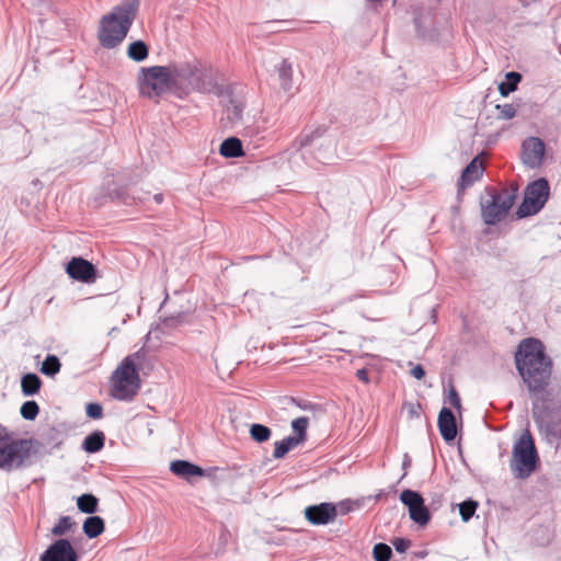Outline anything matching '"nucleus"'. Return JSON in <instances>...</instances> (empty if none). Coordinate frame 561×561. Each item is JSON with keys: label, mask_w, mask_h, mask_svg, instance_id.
<instances>
[{"label": "nucleus", "mask_w": 561, "mask_h": 561, "mask_svg": "<svg viewBox=\"0 0 561 561\" xmlns=\"http://www.w3.org/2000/svg\"><path fill=\"white\" fill-rule=\"evenodd\" d=\"M309 419L307 416H300L291 422V428L295 432L293 435L299 443H304L307 439V428Z\"/></svg>", "instance_id": "obj_33"}, {"label": "nucleus", "mask_w": 561, "mask_h": 561, "mask_svg": "<svg viewBox=\"0 0 561 561\" xmlns=\"http://www.w3.org/2000/svg\"><path fill=\"white\" fill-rule=\"evenodd\" d=\"M170 471L182 478V479H185L186 481L191 482L192 478L194 477H204L205 476V470L188 461V460H182V459H178V460H173L171 463H170Z\"/></svg>", "instance_id": "obj_18"}, {"label": "nucleus", "mask_w": 561, "mask_h": 561, "mask_svg": "<svg viewBox=\"0 0 561 561\" xmlns=\"http://www.w3.org/2000/svg\"><path fill=\"white\" fill-rule=\"evenodd\" d=\"M404 408L407 409L409 416L411 419L419 417L420 405H415L414 403L409 402V403H404Z\"/></svg>", "instance_id": "obj_43"}, {"label": "nucleus", "mask_w": 561, "mask_h": 561, "mask_svg": "<svg viewBox=\"0 0 561 561\" xmlns=\"http://www.w3.org/2000/svg\"><path fill=\"white\" fill-rule=\"evenodd\" d=\"M397 552L404 553L411 546V541L407 538L397 537L392 541Z\"/></svg>", "instance_id": "obj_41"}, {"label": "nucleus", "mask_w": 561, "mask_h": 561, "mask_svg": "<svg viewBox=\"0 0 561 561\" xmlns=\"http://www.w3.org/2000/svg\"><path fill=\"white\" fill-rule=\"evenodd\" d=\"M174 76L187 82L192 90L201 93H214L220 98L231 122H240L244 108L242 90L237 85H219L213 68L202 64L184 62L173 67Z\"/></svg>", "instance_id": "obj_2"}, {"label": "nucleus", "mask_w": 561, "mask_h": 561, "mask_svg": "<svg viewBox=\"0 0 561 561\" xmlns=\"http://www.w3.org/2000/svg\"><path fill=\"white\" fill-rule=\"evenodd\" d=\"M550 195V185L546 178H539L525 188L522 204L516 210L518 219L538 214L546 205Z\"/></svg>", "instance_id": "obj_10"}, {"label": "nucleus", "mask_w": 561, "mask_h": 561, "mask_svg": "<svg viewBox=\"0 0 561 561\" xmlns=\"http://www.w3.org/2000/svg\"><path fill=\"white\" fill-rule=\"evenodd\" d=\"M458 507H459V514L461 516V519L465 523H467L471 519V517L476 513V511L478 508V502L472 499H468V500L461 502L458 505Z\"/></svg>", "instance_id": "obj_36"}, {"label": "nucleus", "mask_w": 561, "mask_h": 561, "mask_svg": "<svg viewBox=\"0 0 561 561\" xmlns=\"http://www.w3.org/2000/svg\"><path fill=\"white\" fill-rule=\"evenodd\" d=\"M140 7V0H123L100 22L98 38L102 47L113 49L127 36Z\"/></svg>", "instance_id": "obj_3"}, {"label": "nucleus", "mask_w": 561, "mask_h": 561, "mask_svg": "<svg viewBox=\"0 0 561 561\" xmlns=\"http://www.w3.org/2000/svg\"><path fill=\"white\" fill-rule=\"evenodd\" d=\"M104 519L96 515L87 517L82 525L84 535L90 539L99 537L104 531Z\"/></svg>", "instance_id": "obj_23"}, {"label": "nucleus", "mask_w": 561, "mask_h": 561, "mask_svg": "<svg viewBox=\"0 0 561 561\" xmlns=\"http://www.w3.org/2000/svg\"><path fill=\"white\" fill-rule=\"evenodd\" d=\"M410 374L415 379L420 380L425 376V369L423 368L422 365L417 364L411 369Z\"/></svg>", "instance_id": "obj_44"}, {"label": "nucleus", "mask_w": 561, "mask_h": 561, "mask_svg": "<svg viewBox=\"0 0 561 561\" xmlns=\"http://www.w3.org/2000/svg\"><path fill=\"white\" fill-rule=\"evenodd\" d=\"M447 399H448V402L450 403V405H453L455 409H457V410L461 409V400H460L459 393L457 392V390L454 386H450Z\"/></svg>", "instance_id": "obj_42"}, {"label": "nucleus", "mask_w": 561, "mask_h": 561, "mask_svg": "<svg viewBox=\"0 0 561 561\" xmlns=\"http://www.w3.org/2000/svg\"><path fill=\"white\" fill-rule=\"evenodd\" d=\"M60 359L54 354H48L43 360L39 371L45 376L54 377L60 371Z\"/></svg>", "instance_id": "obj_30"}, {"label": "nucleus", "mask_w": 561, "mask_h": 561, "mask_svg": "<svg viewBox=\"0 0 561 561\" xmlns=\"http://www.w3.org/2000/svg\"><path fill=\"white\" fill-rule=\"evenodd\" d=\"M516 368L527 386L533 402V417L543 423L549 411L561 409V391L548 388L552 375V360L540 340H523L515 353Z\"/></svg>", "instance_id": "obj_1"}, {"label": "nucleus", "mask_w": 561, "mask_h": 561, "mask_svg": "<svg viewBox=\"0 0 561 561\" xmlns=\"http://www.w3.org/2000/svg\"><path fill=\"white\" fill-rule=\"evenodd\" d=\"M327 128L323 126L317 127L310 133H302L293 142V153L289 158L291 163H296L297 159H302L307 164L313 165L308 154H311L310 149L317 148L314 160L321 163H327L334 157L335 147L331 138L324 137Z\"/></svg>", "instance_id": "obj_4"}, {"label": "nucleus", "mask_w": 561, "mask_h": 561, "mask_svg": "<svg viewBox=\"0 0 561 561\" xmlns=\"http://www.w3.org/2000/svg\"><path fill=\"white\" fill-rule=\"evenodd\" d=\"M79 556L71 542L66 538H58L42 553L39 561H78Z\"/></svg>", "instance_id": "obj_15"}, {"label": "nucleus", "mask_w": 561, "mask_h": 561, "mask_svg": "<svg viewBox=\"0 0 561 561\" xmlns=\"http://www.w3.org/2000/svg\"><path fill=\"white\" fill-rule=\"evenodd\" d=\"M518 186L512 184L510 187H505L497 192L492 190L490 192V199H481V216L484 224L494 226L500 222L513 207L514 202L517 197Z\"/></svg>", "instance_id": "obj_6"}, {"label": "nucleus", "mask_w": 561, "mask_h": 561, "mask_svg": "<svg viewBox=\"0 0 561 561\" xmlns=\"http://www.w3.org/2000/svg\"><path fill=\"white\" fill-rule=\"evenodd\" d=\"M13 439L7 428L2 425H0V447H2L3 445H7V442Z\"/></svg>", "instance_id": "obj_45"}, {"label": "nucleus", "mask_w": 561, "mask_h": 561, "mask_svg": "<svg viewBox=\"0 0 561 561\" xmlns=\"http://www.w3.org/2000/svg\"><path fill=\"white\" fill-rule=\"evenodd\" d=\"M127 56L136 62H141L148 58L149 47L141 39L135 41L129 44L127 48Z\"/></svg>", "instance_id": "obj_26"}, {"label": "nucleus", "mask_w": 561, "mask_h": 561, "mask_svg": "<svg viewBox=\"0 0 561 561\" xmlns=\"http://www.w3.org/2000/svg\"><path fill=\"white\" fill-rule=\"evenodd\" d=\"M499 117L502 119H512L516 115V107L514 104H497Z\"/></svg>", "instance_id": "obj_39"}, {"label": "nucleus", "mask_w": 561, "mask_h": 561, "mask_svg": "<svg viewBox=\"0 0 561 561\" xmlns=\"http://www.w3.org/2000/svg\"><path fill=\"white\" fill-rule=\"evenodd\" d=\"M76 526V522H73L70 516H61L51 528V534L56 537H61Z\"/></svg>", "instance_id": "obj_35"}, {"label": "nucleus", "mask_w": 561, "mask_h": 561, "mask_svg": "<svg viewBox=\"0 0 561 561\" xmlns=\"http://www.w3.org/2000/svg\"><path fill=\"white\" fill-rule=\"evenodd\" d=\"M105 435L102 431H94L87 435L81 444V448L88 454H95L103 449Z\"/></svg>", "instance_id": "obj_22"}, {"label": "nucleus", "mask_w": 561, "mask_h": 561, "mask_svg": "<svg viewBox=\"0 0 561 561\" xmlns=\"http://www.w3.org/2000/svg\"><path fill=\"white\" fill-rule=\"evenodd\" d=\"M188 312L184 310H174L170 313H165L162 318V323L167 328L174 329L186 321Z\"/></svg>", "instance_id": "obj_31"}, {"label": "nucleus", "mask_w": 561, "mask_h": 561, "mask_svg": "<svg viewBox=\"0 0 561 561\" xmlns=\"http://www.w3.org/2000/svg\"><path fill=\"white\" fill-rule=\"evenodd\" d=\"M283 400H284V402H286V403L297 404L299 408H301V409H306V405H301V404L297 403L296 399H294V398H287V397H285Z\"/></svg>", "instance_id": "obj_48"}, {"label": "nucleus", "mask_w": 561, "mask_h": 561, "mask_svg": "<svg viewBox=\"0 0 561 561\" xmlns=\"http://www.w3.org/2000/svg\"><path fill=\"white\" fill-rule=\"evenodd\" d=\"M400 501L408 506L410 518L420 526H425L431 519L424 499L417 491L405 489L400 494Z\"/></svg>", "instance_id": "obj_12"}, {"label": "nucleus", "mask_w": 561, "mask_h": 561, "mask_svg": "<svg viewBox=\"0 0 561 561\" xmlns=\"http://www.w3.org/2000/svg\"><path fill=\"white\" fill-rule=\"evenodd\" d=\"M409 12L412 15L416 36L423 41H437L439 32L436 26L435 9L424 3H413Z\"/></svg>", "instance_id": "obj_11"}, {"label": "nucleus", "mask_w": 561, "mask_h": 561, "mask_svg": "<svg viewBox=\"0 0 561 561\" xmlns=\"http://www.w3.org/2000/svg\"><path fill=\"white\" fill-rule=\"evenodd\" d=\"M411 466V458L408 454H404L403 461H402V469L404 470L402 478L407 476V470Z\"/></svg>", "instance_id": "obj_47"}, {"label": "nucleus", "mask_w": 561, "mask_h": 561, "mask_svg": "<svg viewBox=\"0 0 561 561\" xmlns=\"http://www.w3.org/2000/svg\"><path fill=\"white\" fill-rule=\"evenodd\" d=\"M153 199H154V202H156L157 204H161V203H162V201H163V195H162V194H156V195L153 196Z\"/></svg>", "instance_id": "obj_49"}, {"label": "nucleus", "mask_w": 561, "mask_h": 561, "mask_svg": "<svg viewBox=\"0 0 561 561\" xmlns=\"http://www.w3.org/2000/svg\"><path fill=\"white\" fill-rule=\"evenodd\" d=\"M127 357H131V360L136 363L138 373L139 370L151 369L152 367V363L148 356V350L145 346Z\"/></svg>", "instance_id": "obj_32"}, {"label": "nucleus", "mask_w": 561, "mask_h": 561, "mask_svg": "<svg viewBox=\"0 0 561 561\" xmlns=\"http://www.w3.org/2000/svg\"><path fill=\"white\" fill-rule=\"evenodd\" d=\"M540 462L535 440L526 430L513 445L510 468L517 479L529 478L538 468Z\"/></svg>", "instance_id": "obj_5"}, {"label": "nucleus", "mask_w": 561, "mask_h": 561, "mask_svg": "<svg viewBox=\"0 0 561 561\" xmlns=\"http://www.w3.org/2000/svg\"><path fill=\"white\" fill-rule=\"evenodd\" d=\"M336 515V507L333 503H320L305 508V517L312 525H328L334 520Z\"/></svg>", "instance_id": "obj_16"}, {"label": "nucleus", "mask_w": 561, "mask_h": 561, "mask_svg": "<svg viewBox=\"0 0 561 561\" xmlns=\"http://www.w3.org/2000/svg\"><path fill=\"white\" fill-rule=\"evenodd\" d=\"M21 416L24 420L33 421L39 413V405L34 400L25 401L20 409Z\"/></svg>", "instance_id": "obj_37"}, {"label": "nucleus", "mask_w": 561, "mask_h": 561, "mask_svg": "<svg viewBox=\"0 0 561 561\" xmlns=\"http://www.w3.org/2000/svg\"><path fill=\"white\" fill-rule=\"evenodd\" d=\"M561 409L557 411H549L547 412L546 421L541 423H537L541 431H545V434L548 438V440L551 444H556L557 448L561 447V421L559 422H552V415L554 413L560 412Z\"/></svg>", "instance_id": "obj_19"}, {"label": "nucleus", "mask_w": 561, "mask_h": 561, "mask_svg": "<svg viewBox=\"0 0 561 561\" xmlns=\"http://www.w3.org/2000/svg\"><path fill=\"white\" fill-rule=\"evenodd\" d=\"M356 377H357L360 381H363V382H365V383H368V382H369L368 370H367V369H365V368L358 369V370L356 371Z\"/></svg>", "instance_id": "obj_46"}, {"label": "nucleus", "mask_w": 561, "mask_h": 561, "mask_svg": "<svg viewBox=\"0 0 561 561\" xmlns=\"http://www.w3.org/2000/svg\"><path fill=\"white\" fill-rule=\"evenodd\" d=\"M522 81V75L517 71H510L505 75V81L499 84V92L502 96H508L517 90L518 83Z\"/></svg>", "instance_id": "obj_27"}, {"label": "nucleus", "mask_w": 561, "mask_h": 561, "mask_svg": "<svg viewBox=\"0 0 561 561\" xmlns=\"http://www.w3.org/2000/svg\"><path fill=\"white\" fill-rule=\"evenodd\" d=\"M392 556L391 548L383 542H378L373 548V557L375 561H390Z\"/></svg>", "instance_id": "obj_38"}, {"label": "nucleus", "mask_w": 561, "mask_h": 561, "mask_svg": "<svg viewBox=\"0 0 561 561\" xmlns=\"http://www.w3.org/2000/svg\"><path fill=\"white\" fill-rule=\"evenodd\" d=\"M33 443L31 439L14 438L0 447V469L13 471L30 467L32 461Z\"/></svg>", "instance_id": "obj_9"}, {"label": "nucleus", "mask_w": 561, "mask_h": 561, "mask_svg": "<svg viewBox=\"0 0 561 561\" xmlns=\"http://www.w3.org/2000/svg\"><path fill=\"white\" fill-rule=\"evenodd\" d=\"M42 387L41 378L34 373H27L21 378L22 393L26 397L38 393Z\"/></svg>", "instance_id": "obj_24"}, {"label": "nucleus", "mask_w": 561, "mask_h": 561, "mask_svg": "<svg viewBox=\"0 0 561 561\" xmlns=\"http://www.w3.org/2000/svg\"><path fill=\"white\" fill-rule=\"evenodd\" d=\"M78 510L85 514H94L98 511L99 500L91 493H84L77 499Z\"/></svg>", "instance_id": "obj_29"}, {"label": "nucleus", "mask_w": 561, "mask_h": 561, "mask_svg": "<svg viewBox=\"0 0 561 561\" xmlns=\"http://www.w3.org/2000/svg\"><path fill=\"white\" fill-rule=\"evenodd\" d=\"M483 168L482 164L478 161V158H473L462 170L459 187L466 188L471 186L477 180L482 176Z\"/></svg>", "instance_id": "obj_20"}, {"label": "nucleus", "mask_w": 561, "mask_h": 561, "mask_svg": "<svg viewBox=\"0 0 561 561\" xmlns=\"http://www.w3.org/2000/svg\"><path fill=\"white\" fill-rule=\"evenodd\" d=\"M66 273L70 278L84 284H93L99 277L95 265L81 256H73L67 263Z\"/></svg>", "instance_id": "obj_13"}, {"label": "nucleus", "mask_w": 561, "mask_h": 561, "mask_svg": "<svg viewBox=\"0 0 561 561\" xmlns=\"http://www.w3.org/2000/svg\"><path fill=\"white\" fill-rule=\"evenodd\" d=\"M546 144L539 137H527L522 142V161L529 169H537L542 164Z\"/></svg>", "instance_id": "obj_14"}, {"label": "nucleus", "mask_w": 561, "mask_h": 561, "mask_svg": "<svg viewBox=\"0 0 561 561\" xmlns=\"http://www.w3.org/2000/svg\"><path fill=\"white\" fill-rule=\"evenodd\" d=\"M294 436H287L284 439L275 443V448L273 453V457L275 459L284 458L291 449L300 445Z\"/></svg>", "instance_id": "obj_28"}, {"label": "nucleus", "mask_w": 561, "mask_h": 561, "mask_svg": "<svg viewBox=\"0 0 561 561\" xmlns=\"http://www.w3.org/2000/svg\"><path fill=\"white\" fill-rule=\"evenodd\" d=\"M174 72L169 67L152 66L141 68L138 75V85L141 95L147 98L160 96L174 84Z\"/></svg>", "instance_id": "obj_7"}, {"label": "nucleus", "mask_w": 561, "mask_h": 561, "mask_svg": "<svg viewBox=\"0 0 561 561\" xmlns=\"http://www.w3.org/2000/svg\"><path fill=\"white\" fill-rule=\"evenodd\" d=\"M85 413L90 419L99 420L103 416V407L98 402H90L85 407Z\"/></svg>", "instance_id": "obj_40"}, {"label": "nucleus", "mask_w": 561, "mask_h": 561, "mask_svg": "<svg viewBox=\"0 0 561 561\" xmlns=\"http://www.w3.org/2000/svg\"><path fill=\"white\" fill-rule=\"evenodd\" d=\"M112 396L119 401H130L140 388L139 373L131 357H125L114 373Z\"/></svg>", "instance_id": "obj_8"}, {"label": "nucleus", "mask_w": 561, "mask_h": 561, "mask_svg": "<svg viewBox=\"0 0 561 561\" xmlns=\"http://www.w3.org/2000/svg\"><path fill=\"white\" fill-rule=\"evenodd\" d=\"M272 431L266 425L254 423L250 427V436L257 443L267 442L271 438Z\"/></svg>", "instance_id": "obj_34"}, {"label": "nucleus", "mask_w": 561, "mask_h": 561, "mask_svg": "<svg viewBox=\"0 0 561 561\" xmlns=\"http://www.w3.org/2000/svg\"><path fill=\"white\" fill-rule=\"evenodd\" d=\"M219 153L225 158H239L244 156L242 141L234 136L226 138L220 144Z\"/></svg>", "instance_id": "obj_21"}, {"label": "nucleus", "mask_w": 561, "mask_h": 561, "mask_svg": "<svg viewBox=\"0 0 561 561\" xmlns=\"http://www.w3.org/2000/svg\"><path fill=\"white\" fill-rule=\"evenodd\" d=\"M168 304V297L163 300V302L161 304L160 306V310H163V308L167 306Z\"/></svg>", "instance_id": "obj_50"}, {"label": "nucleus", "mask_w": 561, "mask_h": 561, "mask_svg": "<svg viewBox=\"0 0 561 561\" xmlns=\"http://www.w3.org/2000/svg\"><path fill=\"white\" fill-rule=\"evenodd\" d=\"M276 70L278 73V80H279L280 88L285 92H288L293 88V66H291V64L287 59H284L279 64V66H277Z\"/></svg>", "instance_id": "obj_25"}, {"label": "nucleus", "mask_w": 561, "mask_h": 561, "mask_svg": "<svg viewBox=\"0 0 561 561\" xmlns=\"http://www.w3.org/2000/svg\"><path fill=\"white\" fill-rule=\"evenodd\" d=\"M437 425L439 433L446 443L455 440L457 436V423L455 414L449 408H442L438 414Z\"/></svg>", "instance_id": "obj_17"}]
</instances>
